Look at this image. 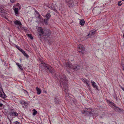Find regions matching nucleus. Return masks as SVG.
Returning <instances> with one entry per match:
<instances>
[{"instance_id":"1","label":"nucleus","mask_w":124,"mask_h":124,"mask_svg":"<svg viewBox=\"0 0 124 124\" xmlns=\"http://www.w3.org/2000/svg\"><path fill=\"white\" fill-rule=\"evenodd\" d=\"M39 38L40 39L41 38L42 35L46 37H48L51 34V32L49 29L46 28L39 27L37 30Z\"/></svg>"},{"instance_id":"2","label":"nucleus","mask_w":124,"mask_h":124,"mask_svg":"<svg viewBox=\"0 0 124 124\" xmlns=\"http://www.w3.org/2000/svg\"><path fill=\"white\" fill-rule=\"evenodd\" d=\"M60 81L62 82L63 88L65 92L67 93H68L69 90L68 85L67 83V80L65 77H64L63 78H60Z\"/></svg>"},{"instance_id":"3","label":"nucleus","mask_w":124,"mask_h":124,"mask_svg":"<svg viewBox=\"0 0 124 124\" xmlns=\"http://www.w3.org/2000/svg\"><path fill=\"white\" fill-rule=\"evenodd\" d=\"M14 23L17 26V28L19 30L23 29L25 30V29L23 27L21 23L19 21L16 20L14 21Z\"/></svg>"},{"instance_id":"4","label":"nucleus","mask_w":124,"mask_h":124,"mask_svg":"<svg viewBox=\"0 0 124 124\" xmlns=\"http://www.w3.org/2000/svg\"><path fill=\"white\" fill-rule=\"evenodd\" d=\"M90 110L89 108H86L85 110L84 111V112H83L82 111V114H87L88 113L89 114H93V115L95 116H98V114L96 112H95L94 113L93 112H94L93 111H91L89 112V110Z\"/></svg>"},{"instance_id":"5","label":"nucleus","mask_w":124,"mask_h":124,"mask_svg":"<svg viewBox=\"0 0 124 124\" xmlns=\"http://www.w3.org/2000/svg\"><path fill=\"white\" fill-rule=\"evenodd\" d=\"M67 3V5L70 8H72L74 6L73 1L72 0H66Z\"/></svg>"},{"instance_id":"6","label":"nucleus","mask_w":124,"mask_h":124,"mask_svg":"<svg viewBox=\"0 0 124 124\" xmlns=\"http://www.w3.org/2000/svg\"><path fill=\"white\" fill-rule=\"evenodd\" d=\"M78 51L82 54H84V46L81 44H80L78 46Z\"/></svg>"},{"instance_id":"7","label":"nucleus","mask_w":124,"mask_h":124,"mask_svg":"<svg viewBox=\"0 0 124 124\" xmlns=\"http://www.w3.org/2000/svg\"><path fill=\"white\" fill-rule=\"evenodd\" d=\"M4 7V6H0V15L2 17H4L6 15V13L5 12V10L3 8Z\"/></svg>"},{"instance_id":"8","label":"nucleus","mask_w":124,"mask_h":124,"mask_svg":"<svg viewBox=\"0 0 124 124\" xmlns=\"http://www.w3.org/2000/svg\"><path fill=\"white\" fill-rule=\"evenodd\" d=\"M109 105L110 106L113 108L114 110L116 111H118L120 110V108L116 107L115 106L116 105L112 102H110Z\"/></svg>"},{"instance_id":"9","label":"nucleus","mask_w":124,"mask_h":124,"mask_svg":"<svg viewBox=\"0 0 124 124\" xmlns=\"http://www.w3.org/2000/svg\"><path fill=\"white\" fill-rule=\"evenodd\" d=\"M0 97L2 98L5 99L7 96L4 93L1 85L0 86Z\"/></svg>"},{"instance_id":"10","label":"nucleus","mask_w":124,"mask_h":124,"mask_svg":"<svg viewBox=\"0 0 124 124\" xmlns=\"http://www.w3.org/2000/svg\"><path fill=\"white\" fill-rule=\"evenodd\" d=\"M9 114L11 116L15 117L18 116V114L16 110L12 109L11 110V112L9 113Z\"/></svg>"},{"instance_id":"11","label":"nucleus","mask_w":124,"mask_h":124,"mask_svg":"<svg viewBox=\"0 0 124 124\" xmlns=\"http://www.w3.org/2000/svg\"><path fill=\"white\" fill-rule=\"evenodd\" d=\"M41 65L44 68L45 70H48L50 72L52 73L53 71L52 70V68L50 67H48L46 66L45 64H43L42 63L41 64Z\"/></svg>"},{"instance_id":"12","label":"nucleus","mask_w":124,"mask_h":124,"mask_svg":"<svg viewBox=\"0 0 124 124\" xmlns=\"http://www.w3.org/2000/svg\"><path fill=\"white\" fill-rule=\"evenodd\" d=\"M80 66L78 64H76L73 65L72 67V69L73 70L77 71L80 69Z\"/></svg>"},{"instance_id":"13","label":"nucleus","mask_w":124,"mask_h":124,"mask_svg":"<svg viewBox=\"0 0 124 124\" xmlns=\"http://www.w3.org/2000/svg\"><path fill=\"white\" fill-rule=\"evenodd\" d=\"M16 48H17L20 51L22 52V53L23 54V55L26 57L27 58H28V55L25 53L24 51L22 49L17 46L16 45Z\"/></svg>"},{"instance_id":"14","label":"nucleus","mask_w":124,"mask_h":124,"mask_svg":"<svg viewBox=\"0 0 124 124\" xmlns=\"http://www.w3.org/2000/svg\"><path fill=\"white\" fill-rule=\"evenodd\" d=\"M13 9L14 10L15 15L17 16L18 14V9L17 8H16L15 6H13Z\"/></svg>"},{"instance_id":"15","label":"nucleus","mask_w":124,"mask_h":124,"mask_svg":"<svg viewBox=\"0 0 124 124\" xmlns=\"http://www.w3.org/2000/svg\"><path fill=\"white\" fill-rule=\"evenodd\" d=\"M65 65H66L67 67H68L70 68H71V69H72V67L73 66L72 65L71 63L69 62H68L67 63H65Z\"/></svg>"},{"instance_id":"16","label":"nucleus","mask_w":124,"mask_h":124,"mask_svg":"<svg viewBox=\"0 0 124 124\" xmlns=\"http://www.w3.org/2000/svg\"><path fill=\"white\" fill-rule=\"evenodd\" d=\"M36 90L37 91V93L38 94H40L41 92V90L38 87H37L36 88Z\"/></svg>"},{"instance_id":"17","label":"nucleus","mask_w":124,"mask_h":124,"mask_svg":"<svg viewBox=\"0 0 124 124\" xmlns=\"http://www.w3.org/2000/svg\"><path fill=\"white\" fill-rule=\"evenodd\" d=\"M91 83H92V85L96 89L97 88V86L95 83L94 82L92 81H91Z\"/></svg>"},{"instance_id":"18","label":"nucleus","mask_w":124,"mask_h":124,"mask_svg":"<svg viewBox=\"0 0 124 124\" xmlns=\"http://www.w3.org/2000/svg\"><path fill=\"white\" fill-rule=\"evenodd\" d=\"M46 19L48 20L51 17V15L50 13L46 14Z\"/></svg>"},{"instance_id":"19","label":"nucleus","mask_w":124,"mask_h":124,"mask_svg":"<svg viewBox=\"0 0 124 124\" xmlns=\"http://www.w3.org/2000/svg\"><path fill=\"white\" fill-rule=\"evenodd\" d=\"M82 80L85 83L87 84L88 85H89V84L88 83V81L85 78H83L82 79Z\"/></svg>"},{"instance_id":"20","label":"nucleus","mask_w":124,"mask_h":124,"mask_svg":"<svg viewBox=\"0 0 124 124\" xmlns=\"http://www.w3.org/2000/svg\"><path fill=\"white\" fill-rule=\"evenodd\" d=\"M49 7L51 9L53 10L55 12L57 11L56 10L55 8L53 6H49Z\"/></svg>"},{"instance_id":"21","label":"nucleus","mask_w":124,"mask_h":124,"mask_svg":"<svg viewBox=\"0 0 124 124\" xmlns=\"http://www.w3.org/2000/svg\"><path fill=\"white\" fill-rule=\"evenodd\" d=\"M85 23V21L84 20L82 19L80 22V24L81 26H83L84 25Z\"/></svg>"},{"instance_id":"22","label":"nucleus","mask_w":124,"mask_h":124,"mask_svg":"<svg viewBox=\"0 0 124 124\" xmlns=\"http://www.w3.org/2000/svg\"><path fill=\"white\" fill-rule=\"evenodd\" d=\"M49 20L46 18L44 19L43 20V21L44 24L46 25H48V21Z\"/></svg>"},{"instance_id":"23","label":"nucleus","mask_w":124,"mask_h":124,"mask_svg":"<svg viewBox=\"0 0 124 124\" xmlns=\"http://www.w3.org/2000/svg\"><path fill=\"white\" fill-rule=\"evenodd\" d=\"M16 64L19 67V68L22 70H23V68L21 65L19 63H16Z\"/></svg>"},{"instance_id":"24","label":"nucleus","mask_w":124,"mask_h":124,"mask_svg":"<svg viewBox=\"0 0 124 124\" xmlns=\"http://www.w3.org/2000/svg\"><path fill=\"white\" fill-rule=\"evenodd\" d=\"M95 30H93L90 32L89 34V35L90 34H91V35H94L95 33Z\"/></svg>"},{"instance_id":"25","label":"nucleus","mask_w":124,"mask_h":124,"mask_svg":"<svg viewBox=\"0 0 124 124\" xmlns=\"http://www.w3.org/2000/svg\"><path fill=\"white\" fill-rule=\"evenodd\" d=\"M33 116H35L36 115V114L37 113V111L35 109H33Z\"/></svg>"},{"instance_id":"26","label":"nucleus","mask_w":124,"mask_h":124,"mask_svg":"<svg viewBox=\"0 0 124 124\" xmlns=\"http://www.w3.org/2000/svg\"><path fill=\"white\" fill-rule=\"evenodd\" d=\"M28 36L31 39H33V38L31 34H28Z\"/></svg>"},{"instance_id":"27","label":"nucleus","mask_w":124,"mask_h":124,"mask_svg":"<svg viewBox=\"0 0 124 124\" xmlns=\"http://www.w3.org/2000/svg\"><path fill=\"white\" fill-rule=\"evenodd\" d=\"M20 103L22 104H23V103H24V101L23 100H21L20 102Z\"/></svg>"},{"instance_id":"28","label":"nucleus","mask_w":124,"mask_h":124,"mask_svg":"<svg viewBox=\"0 0 124 124\" xmlns=\"http://www.w3.org/2000/svg\"><path fill=\"white\" fill-rule=\"evenodd\" d=\"M14 124H21L20 123L16 121L14 123Z\"/></svg>"},{"instance_id":"29","label":"nucleus","mask_w":124,"mask_h":124,"mask_svg":"<svg viewBox=\"0 0 124 124\" xmlns=\"http://www.w3.org/2000/svg\"><path fill=\"white\" fill-rule=\"evenodd\" d=\"M121 3V1H119V2L118 3V5L119 6H121L122 5L121 4H120V3Z\"/></svg>"},{"instance_id":"30","label":"nucleus","mask_w":124,"mask_h":124,"mask_svg":"<svg viewBox=\"0 0 124 124\" xmlns=\"http://www.w3.org/2000/svg\"><path fill=\"white\" fill-rule=\"evenodd\" d=\"M56 99L55 98V99L54 100L55 102L57 104L58 103V101L57 100V101H56Z\"/></svg>"},{"instance_id":"31","label":"nucleus","mask_w":124,"mask_h":124,"mask_svg":"<svg viewBox=\"0 0 124 124\" xmlns=\"http://www.w3.org/2000/svg\"><path fill=\"white\" fill-rule=\"evenodd\" d=\"M24 103H23V104H24L26 106H27L28 105V103L26 102H25L24 101Z\"/></svg>"},{"instance_id":"32","label":"nucleus","mask_w":124,"mask_h":124,"mask_svg":"<svg viewBox=\"0 0 124 124\" xmlns=\"http://www.w3.org/2000/svg\"><path fill=\"white\" fill-rule=\"evenodd\" d=\"M10 1L11 2L13 3L15 1V0H10Z\"/></svg>"},{"instance_id":"33","label":"nucleus","mask_w":124,"mask_h":124,"mask_svg":"<svg viewBox=\"0 0 124 124\" xmlns=\"http://www.w3.org/2000/svg\"><path fill=\"white\" fill-rule=\"evenodd\" d=\"M3 105V104L0 102V107H2Z\"/></svg>"},{"instance_id":"34","label":"nucleus","mask_w":124,"mask_h":124,"mask_svg":"<svg viewBox=\"0 0 124 124\" xmlns=\"http://www.w3.org/2000/svg\"><path fill=\"white\" fill-rule=\"evenodd\" d=\"M21 6H19V9H21Z\"/></svg>"},{"instance_id":"35","label":"nucleus","mask_w":124,"mask_h":124,"mask_svg":"<svg viewBox=\"0 0 124 124\" xmlns=\"http://www.w3.org/2000/svg\"><path fill=\"white\" fill-rule=\"evenodd\" d=\"M38 17H39V16H40V15L39 14V13H38Z\"/></svg>"},{"instance_id":"36","label":"nucleus","mask_w":124,"mask_h":124,"mask_svg":"<svg viewBox=\"0 0 124 124\" xmlns=\"http://www.w3.org/2000/svg\"><path fill=\"white\" fill-rule=\"evenodd\" d=\"M122 89L123 90V91H124V88H122Z\"/></svg>"},{"instance_id":"37","label":"nucleus","mask_w":124,"mask_h":124,"mask_svg":"<svg viewBox=\"0 0 124 124\" xmlns=\"http://www.w3.org/2000/svg\"><path fill=\"white\" fill-rule=\"evenodd\" d=\"M19 5V3H17V5Z\"/></svg>"},{"instance_id":"38","label":"nucleus","mask_w":124,"mask_h":124,"mask_svg":"<svg viewBox=\"0 0 124 124\" xmlns=\"http://www.w3.org/2000/svg\"><path fill=\"white\" fill-rule=\"evenodd\" d=\"M4 63H5L4 64H5H5H6V62H4Z\"/></svg>"},{"instance_id":"39","label":"nucleus","mask_w":124,"mask_h":124,"mask_svg":"<svg viewBox=\"0 0 124 124\" xmlns=\"http://www.w3.org/2000/svg\"><path fill=\"white\" fill-rule=\"evenodd\" d=\"M1 61L2 62H3V60H2V59H1Z\"/></svg>"},{"instance_id":"40","label":"nucleus","mask_w":124,"mask_h":124,"mask_svg":"<svg viewBox=\"0 0 124 124\" xmlns=\"http://www.w3.org/2000/svg\"><path fill=\"white\" fill-rule=\"evenodd\" d=\"M26 92L27 93V91H26Z\"/></svg>"},{"instance_id":"41","label":"nucleus","mask_w":124,"mask_h":124,"mask_svg":"<svg viewBox=\"0 0 124 124\" xmlns=\"http://www.w3.org/2000/svg\"><path fill=\"white\" fill-rule=\"evenodd\" d=\"M122 0V1H124V0Z\"/></svg>"},{"instance_id":"42","label":"nucleus","mask_w":124,"mask_h":124,"mask_svg":"<svg viewBox=\"0 0 124 124\" xmlns=\"http://www.w3.org/2000/svg\"><path fill=\"white\" fill-rule=\"evenodd\" d=\"M123 36H124V35H123Z\"/></svg>"},{"instance_id":"43","label":"nucleus","mask_w":124,"mask_h":124,"mask_svg":"<svg viewBox=\"0 0 124 124\" xmlns=\"http://www.w3.org/2000/svg\"><path fill=\"white\" fill-rule=\"evenodd\" d=\"M123 70H124V69H123Z\"/></svg>"}]
</instances>
